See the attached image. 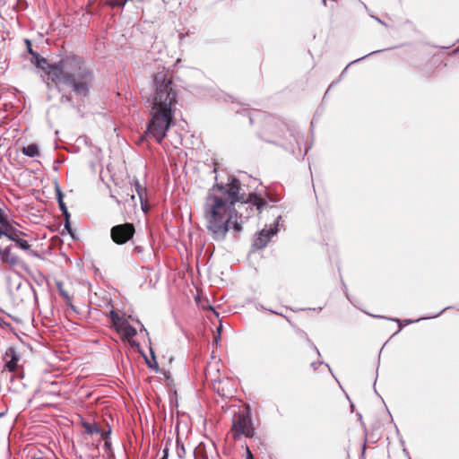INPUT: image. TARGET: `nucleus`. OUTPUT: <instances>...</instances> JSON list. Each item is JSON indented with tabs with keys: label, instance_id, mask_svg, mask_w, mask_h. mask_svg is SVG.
<instances>
[{
	"label": "nucleus",
	"instance_id": "47",
	"mask_svg": "<svg viewBox=\"0 0 459 459\" xmlns=\"http://www.w3.org/2000/svg\"><path fill=\"white\" fill-rule=\"evenodd\" d=\"M140 331H141V332H142V331H144V332L148 334L147 330L145 329V327L143 326V325H141V330H140Z\"/></svg>",
	"mask_w": 459,
	"mask_h": 459
},
{
	"label": "nucleus",
	"instance_id": "17",
	"mask_svg": "<svg viewBox=\"0 0 459 459\" xmlns=\"http://www.w3.org/2000/svg\"><path fill=\"white\" fill-rule=\"evenodd\" d=\"M122 332L125 334V336L127 338L134 337L137 333L136 329L133 325H131L129 323L124 327Z\"/></svg>",
	"mask_w": 459,
	"mask_h": 459
},
{
	"label": "nucleus",
	"instance_id": "39",
	"mask_svg": "<svg viewBox=\"0 0 459 459\" xmlns=\"http://www.w3.org/2000/svg\"><path fill=\"white\" fill-rule=\"evenodd\" d=\"M253 204L256 205L257 210L261 211V210L263 209V207H264L267 203H260V202H257V203H253Z\"/></svg>",
	"mask_w": 459,
	"mask_h": 459
},
{
	"label": "nucleus",
	"instance_id": "46",
	"mask_svg": "<svg viewBox=\"0 0 459 459\" xmlns=\"http://www.w3.org/2000/svg\"><path fill=\"white\" fill-rule=\"evenodd\" d=\"M372 17H373L377 22H378L379 23L384 24V22H383L379 18H377V17H376V16H372Z\"/></svg>",
	"mask_w": 459,
	"mask_h": 459
},
{
	"label": "nucleus",
	"instance_id": "48",
	"mask_svg": "<svg viewBox=\"0 0 459 459\" xmlns=\"http://www.w3.org/2000/svg\"><path fill=\"white\" fill-rule=\"evenodd\" d=\"M105 447H110V442L106 440L105 441Z\"/></svg>",
	"mask_w": 459,
	"mask_h": 459
},
{
	"label": "nucleus",
	"instance_id": "54",
	"mask_svg": "<svg viewBox=\"0 0 459 459\" xmlns=\"http://www.w3.org/2000/svg\"><path fill=\"white\" fill-rule=\"evenodd\" d=\"M31 459H42V458H36V457H32Z\"/></svg>",
	"mask_w": 459,
	"mask_h": 459
},
{
	"label": "nucleus",
	"instance_id": "29",
	"mask_svg": "<svg viewBox=\"0 0 459 459\" xmlns=\"http://www.w3.org/2000/svg\"><path fill=\"white\" fill-rule=\"evenodd\" d=\"M108 316L112 324L120 316L115 310H110Z\"/></svg>",
	"mask_w": 459,
	"mask_h": 459
},
{
	"label": "nucleus",
	"instance_id": "51",
	"mask_svg": "<svg viewBox=\"0 0 459 459\" xmlns=\"http://www.w3.org/2000/svg\"><path fill=\"white\" fill-rule=\"evenodd\" d=\"M2 324H6V323L3 320V318L0 317V325H2Z\"/></svg>",
	"mask_w": 459,
	"mask_h": 459
},
{
	"label": "nucleus",
	"instance_id": "7",
	"mask_svg": "<svg viewBox=\"0 0 459 459\" xmlns=\"http://www.w3.org/2000/svg\"><path fill=\"white\" fill-rule=\"evenodd\" d=\"M252 422L250 409L247 407L245 412H240L232 421V429L236 432L234 438H238L241 432Z\"/></svg>",
	"mask_w": 459,
	"mask_h": 459
},
{
	"label": "nucleus",
	"instance_id": "38",
	"mask_svg": "<svg viewBox=\"0 0 459 459\" xmlns=\"http://www.w3.org/2000/svg\"><path fill=\"white\" fill-rule=\"evenodd\" d=\"M324 362L322 360H319V361H316V362H312L311 363V367L314 368V369H317L318 367L320 365H322Z\"/></svg>",
	"mask_w": 459,
	"mask_h": 459
},
{
	"label": "nucleus",
	"instance_id": "5",
	"mask_svg": "<svg viewBox=\"0 0 459 459\" xmlns=\"http://www.w3.org/2000/svg\"><path fill=\"white\" fill-rule=\"evenodd\" d=\"M281 219V216L279 215L273 225H271L268 230L263 229L258 235L255 238L253 246L256 249H262L264 248L272 237L277 234L280 228L282 227V224H280V220Z\"/></svg>",
	"mask_w": 459,
	"mask_h": 459
},
{
	"label": "nucleus",
	"instance_id": "52",
	"mask_svg": "<svg viewBox=\"0 0 459 459\" xmlns=\"http://www.w3.org/2000/svg\"><path fill=\"white\" fill-rule=\"evenodd\" d=\"M271 312H272L273 314H277V315H281L280 313H278V312H275V311H273V310H271Z\"/></svg>",
	"mask_w": 459,
	"mask_h": 459
},
{
	"label": "nucleus",
	"instance_id": "10",
	"mask_svg": "<svg viewBox=\"0 0 459 459\" xmlns=\"http://www.w3.org/2000/svg\"><path fill=\"white\" fill-rule=\"evenodd\" d=\"M0 257L3 262L11 265H16L20 261L18 256L11 252L10 247H6L3 249L0 248Z\"/></svg>",
	"mask_w": 459,
	"mask_h": 459
},
{
	"label": "nucleus",
	"instance_id": "9",
	"mask_svg": "<svg viewBox=\"0 0 459 459\" xmlns=\"http://www.w3.org/2000/svg\"><path fill=\"white\" fill-rule=\"evenodd\" d=\"M3 227L0 230V238L2 236L7 237L12 241L16 240L19 237L24 235V233L10 224L8 220L5 221Z\"/></svg>",
	"mask_w": 459,
	"mask_h": 459
},
{
	"label": "nucleus",
	"instance_id": "24",
	"mask_svg": "<svg viewBox=\"0 0 459 459\" xmlns=\"http://www.w3.org/2000/svg\"><path fill=\"white\" fill-rule=\"evenodd\" d=\"M126 2H128V0H112L110 2V4L113 7H123L126 4Z\"/></svg>",
	"mask_w": 459,
	"mask_h": 459
},
{
	"label": "nucleus",
	"instance_id": "25",
	"mask_svg": "<svg viewBox=\"0 0 459 459\" xmlns=\"http://www.w3.org/2000/svg\"><path fill=\"white\" fill-rule=\"evenodd\" d=\"M55 192L56 195V201H63L64 195L56 183L55 184Z\"/></svg>",
	"mask_w": 459,
	"mask_h": 459
},
{
	"label": "nucleus",
	"instance_id": "13",
	"mask_svg": "<svg viewBox=\"0 0 459 459\" xmlns=\"http://www.w3.org/2000/svg\"><path fill=\"white\" fill-rule=\"evenodd\" d=\"M22 154L25 156L34 158L39 156V150L36 143H30L22 149Z\"/></svg>",
	"mask_w": 459,
	"mask_h": 459
},
{
	"label": "nucleus",
	"instance_id": "21",
	"mask_svg": "<svg viewBox=\"0 0 459 459\" xmlns=\"http://www.w3.org/2000/svg\"><path fill=\"white\" fill-rule=\"evenodd\" d=\"M33 57L36 60V65H37L38 67L45 69L44 65H48V64L47 62V59L42 57L39 53L35 54V56Z\"/></svg>",
	"mask_w": 459,
	"mask_h": 459
},
{
	"label": "nucleus",
	"instance_id": "50",
	"mask_svg": "<svg viewBox=\"0 0 459 459\" xmlns=\"http://www.w3.org/2000/svg\"><path fill=\"white\" fill-rule=\"evenodd\" d=\"M5 415V411L0 412V418L4 417Z\"/></svg>",
	"mask_w": 459,
	"mask_h": 459
},
{
	"label": "nucleus",
	"instance_id": "8",
	"mask_svg": "<svg viewBox=\"0 0 459 459\" xmlns=\"http://www.w3.org/2000/svg\"><path fill=\"white\" fill-rule=\"evenodd\" d=\"M130 191L133 201L135 200L136 196L139 201H148L147 189L139 180H134L130 183Z\"/></svg>",
	"mask_w": 459,
	"mask_h": 459
},
{
	"label": "nucleus",
	"instance_id": "22",
	"mask_svg": "<svg viewBox=\"0 0 459 459\" xmlns=\"http://www.w3.org/2000/svg\"><path fill=\"white\" fill-rule=\"evenodd\" d=\"M58 204H59V209L62 212V215H63L65 221V220H70L71 215H70V213L68 212V209L66 207V203H58Z\"/></svg>",
	"mask_w": 459,
	"mask_h": 459
},
{
	"label": "nucleus",
	"instance_id": "28",
	"mask_svg": "<svg viewBox=\"0 0 459 459\" xmlns=\"http://www.w3.org/2000/svg\"><path fill=\"white\" fill-rule=\"evenodd\" d=\"M140 204L144 213H147L152 208L151 203H140Z\"/></svg>",
	"mask_w": 459,
	"mask_h": 459
},
{
	"label": "nucleus",
	"instance_id": "26",
	"mask_svg": "<svg viewBox=\"0 0 459 459\" xmlns=\"http://www.w3.org/2000/svg\"><path fill=\"white\" fill-rule=\"evenodd\" d=\"M380 51H381V50L372 51V52H370V53H368V54H367V55H365V56H361V57H359V58H357V59H355V60L351 61V62L349 64V65H352V64H354V63H357V62H359V61H360V60H362V59H364V58L368 57V56H371V55L377 54V53H378V52H380Z\"/></svg>",
	"mask_w": 459,
	"mask_h": 459
},
{
	"label": "nucleus",
	"instance_id": "15",
	"mask_svg": "<svg viewBox=\"0 0 459 459\" xmlns=\"http://www.w3.org/2000/svg\"><path fill=\"white\" fill-rule=\"evenodd\" d=\"M82 425L84 428L85 432L89 435L100 433V428L98 427L96 424H91L89 422L83 421Z\"/></svg>",
	"mask_w": 459,
	"mask_h": 459
},
{
	"label": "nucleus",
	"instance_id": "11",
	"mask_svg": "<svg viewBox=\"0 0 459 459\" xmlns=\"http://www.w3.org/2000/svg\"><path fill=\"white\" fill-rule=\"evenodd\" d=\"M448 308H449V307H445L439 313H437L436 315L429 316L420 317V318H418V319H415V320H411V319L401 320V319H398V318H395V319L394 318H387V319L391 320V321L397 322L400 325V327H399L398 331H401L403 325H411V324H413V323H417V322H419L420 320H425V319H429V318H435V317L438 316L439 315H441L444 311H446Z\"/></svg>",
	"mask_w": 459,
	"mask_h": 459
},
{
	"label": "nucleus",
	"instance_id": "23",
	"mask_svg": "<svg viewBox=\"0 0 459 459\" xmlns=\"http://www.w3.org/2000/svg\"><path fill=\"white\" fill-rule=\"evenodd\" d=\"M230 224L234 231L240 232L242 230L241 221H238V216L230 221Z\"/></svg>",
	"mask_w": 459,
	"mask_h": 459
},
{
	"label": "nucleus",
	"instance_id": "30",
	"mask_svg": "<svg viewBox=\"0 0 459 459\" xmlns=\"http://www.w3.org/2000/svg\"><path fill=\"white\" fill-rule=\"evenodd\" d=\"M65 229L72 235L73 234V229L71 226L70 220H65L64 223Z\"/></svg>",
	"mask_w": 459,
	"mask_h": 459
},
{
	"label": "nucleus",
	"instance_id": "31",
	"mask_svg": "<svg viewBox=\"0 0 459 459\" xmlns=\"http://www.w3.org/2000/svg\"><path fill=\"white\" fill-rule=\"evenodd\" d=\"M65 229L72 235L73 234V229L71 226L70 220H65L64 223Z\"/></svg>",
	"mask_w": 459,
	"mask_h": 459
},
{
	"label": "nucleus",
	"instance_id": "45",
	"mask_svg": "<svg viewBox=\"0 0 459 459\" xmlns=\"http://www.w3.org/2000/svg\"><path fill=\"white\" fill-rule=\"evenodd\" d=\"M306 342H307V343L308 344L309 347L311 345H313V342H312V341L309 338H306Z\"/></svg>",
	"mask_w": 459,
	"mask_h": 459
},
{
	"label": "nucleus",
	"instance_id": "40",
	"mask_svg": "<svg viewBox=\"0 0 459 459\" xmlns=\"http://www.w3.org/2000/svg\"><path fill=\"white\" fill-rule=\"evenodd\" d=\"M265 193H266V196H267V198H268V201H270V202L276 201V200H275V198H273V197L272 196V194H271V192H270V191L265 190Z\"/></svg>",
	"mask_w": 459,
	"mask_h": 459
},
{
	"label": "nucleus",
	"instance_id": "34",
	"mask_svg": "<svg viewBox=\"0 0 459 459\" xmlns=\"http://www.w3.org/2000/svg\"><path fill=\"white\" fill-rule=\"evenodd\" d=\"M31 215V221L35 223H39V220L41 219V215H39V214H36V213H30Z\"/></svg>",
	"mask_w": 459,
	"mask_h": 459
},
{
	"label": "nucleus",
	"instance_id": "32",
	"mask_svg": "<svg viewBox=\"0 0 459 459\" xmlns=\"http://www.w3.org/2000/svg\"><path fill=\"white\" fill-rule=\"evenodd\" d=\"M185 454V447L178 442V455L182 458Z\"/></svg>",
	"mask_w": 459,
	"mask_h": 459
},
{
	"label": "nucleus",
	"instance_id": "27",
	"mask_svg": "<svg viewBox=\"0 0 459 459\" xmlns=\"http://www.w3.org/2000/svg\"><path fill=\"white\" fill-rule=\"evenodd\" d=\"M25 44H26V47H27V50L28 52L32 56H34L35 54H38L37 52L33 51L32 48H31V42L30 39H25Z\"/></svg>",
	"mask_w": 459,
	"mask_h": 459
},
{
	"label": "nucleus",
	"instance_id": "55",
	"mask_svg": "<svg viewBox=\"0 0 459 459\" xmlns=\"http://www.w3.org/2000/svg\"><path fill=\"white\" fill-rule=\"evenodd\" d=\"M322 1H323L324 4H325V1H326V0H322Z\"/></svg>",
	"mask_w": 459,
	"mask_h": 459
},
{
	"label": "nucleus",
	"instance_id": "4",
	"mask_svg": "<svg viewBox=\"0 0 459 459\" xmlns=\"http://www.w3.org/2000/svg\"><path fill=\"white\" fill-rule=\"evenodd\" d=\"M216 188L221 194V197H214L212 201H265L261 193H247L245 185L235 177H229L228 182L223 184L216 183Z\"/></svg>",
	"mask_w": 459,
	"mask_h": 459
},
{
	"label": "nucleus",
	"instance_id": "41",
	"mask_svg": "<svg viewBox=\"0 0 459 459\" xmlns=\"http://www.w3.org/2000/svg\"><path fill=\"white\" fill-rule=\"evenodd\" d=\"M61 100H62V101H65H65H67V102H71V101H72V99H71V97H69V96H62Z\"/></svg>",
	"mask_w": 459,
	"mask_h": 459
},
{
	"label": "nucleus",
	"instance_id": "3",
	"mask_svg": "<svg viewBox=\"0 0 459 459\" xmlns=\"http://www.w3.org/2000/svg\"><path fill=\"white\" fill-rule=\"evenodd\" d=\"M204 213L206 229L216 241L225 239L230 221L238 216L235 203H205Z\"/></svg>",
	"mask_w": 459,
	"mask_h": 459
},
{
	"label": "nucleus",
	"instance_id": "16",
	"mask_svg": "<svg viewBox=\"0 0 459 459\" xmlns=\"http://www.w3.org/2000/svg\"><path fill=\"white\" fill-rule=\"evenodd\" d=\"M128 320L125 317L119 316L114 323L113 325L116 327L117 332H122L124 327L128 324Z\"/></svg>",
	"mask_w": 459,
	"mask_h": 459
},
{
	"label": "nucleus",
	"instance_id": "37",
	"mask_svg": "<svg viewBox=\"0 0 459 459\" xmlns=\"http://www.w3.org/2000/svg\"><path fill=\"white\" fill-rule=\"evenodd\" d=\"M168 457H169V447L165 446V448L163 449V455L160 459H168Z\"/></svg>",
	"mask_w": 459,
	"mask_h": 459
},
{
	"label": "nucleus",
	"instance_id": "18",
	"mask_svg": "<svg viewBox=\"0 0 459 459\" xmlns=\"http://www.w3.org/2000/svg\"><path fill=\"white\" fill-rule=\"evenodd\" d=\"M56 287L58 289L60 296L65 299L66 301H69L71 299V297L69 293L64 290L62 282L58 281L56 282Z\"/></svg>",
	"mask_w": 459,
	"mask_h": 459
},
{
	"label": "nucleus",
	"instance_id": "12",
	"mask_svg": "<svg viewBox=\"0 0 459 459\" xmlns=\"http://www.w3.org/2000/svg\"><path fill=\"white\" fill-rule=\"evenodd\" d=\"M6 356H10L11 359L6 362L5 366L10 371H14L17 367L19 360V355L13 348H9L5 353Z\"/></svg>",
	"mask_w": 459,
	"mask_h": 459
},
{
	"label": "nucleus",
	"instance_id": "42",
	"mask_svg": "<svg viewBox=\"0 0 459 459\" xmlns=\"http://www.w3.org/2000/svg\"><path fill=\"white\" fill-rule=\"evenodd\" d=\"M310 348L313 349L316 352V354L318 356L321 355L319 350L317 349V347L314 343H313V345L310 346Z\"/></svg>",
	"mask_w": 459,
	"mask_h": 459
},
{
	"label": "nucleus",
	"instance_id": "36",
	"mask_svg": "<svg viewBox=\"0 0 459 459\" xmlns=\"http://www.w3.org/2000/svg\"><path fill=\"white\" fill-rule=\"evenodd\" d=\"M67 306L71 308V310L74 313H79L78 309L76 308V307H74L73 305V303L71 302V299L69 301H67Z\"/></svg>",
	"mask_w": 459,
	"mask_h": 459
},
{
	"label": "nucleus",
	"instance_id": "35",
	"mask_svg": "<svg viewBox=\"0 0 459 459\" xmlns=\"http://www.w3.org/2000/svg\"><path fill=\"white\" fill-rule=\"evenodd\" d=\"M246 454H247V459H255L253 454L251 453V451L247 446H246Z\"/></svg>",
	"mask_w": 459,
	"mask_h": 459
},
{
	"label": "nucleus",
	"instance_id": "14",
	"mask_svg": "<svg viewBox=\"0 0 459 459\" xmlns=\"http://www.w3.org/2000/svg\"><path fill=\"white\" fill-rule=\"evenodd\" d=\"M13 242H15L16 246L19 247L21 249L25 250V251H29L30 255H31L33 256H38L39 255L36 251H33V250L30 249V245L28 243L27 240L22 238V237H19Z\"/></svg>",
	"mask_w": 459,
	"mask_h": 459
},
{
	"label": "nucleus",
	"instance_id": "6",
	"mask_svg": "<svg viewBox=\"0 0 459 459\" xmlns=\"http://www.w3.org/2000/svg\"><path fill=\"white\" fill-rule=\"evenodd\" d=\"M134 228L130 223L114 226L111 229V238L117 244L127 242L134 235Z\"/></svg>",
	"mask_w": 459,
	"mask_h": 459
},
{
	"label": "nucleus",
	"instance_id": "20",
	"mask_svg": "<svg viewBox=\"0 0 459 459\" xmlns=\"http://www.w3.org/2000/svg\"><path fill=\"white\" fill-rule=\"evenodd\" d=\"M151 354H152V361H150L147 359H145L146 364H147L148 368H153L156 371H158L159 365H158V363L156 361V358H155L154 352H153V351L152 349H151Z\"/></svg>",
	"mask_w": 459,
	"mask_h": 459
},
{
	"label": "nucleus",
	"instance_id": "44",
	"mask_svg": "<svg viewBox=\"0 0 459 459\" xmlns=\"http://www.w3.org/2000/svg\"><path fill=\"white\" fill-rule=\"evenodd\" d=\"M222 330V325L221 323L219 325V326L217 327V333H220L221 334V332Z\"/></svg>",
	"mask_w": 459,
	"mask_h": 459
},
{
	"label": "nucleus",
	"instance_id": "49",
	"mask_svg": "<svg viewBox=\"0 0 459 459\" xmlns=\"http://www.w3.org/2000/svg\"><path fill=\"white\" fill-rule=\"evenodd\" d=\"M129 342H130V343H131V345H133V346H134V345L139 346V344H138V343H136V342H135V341H133V342L129 341Z\"/></svg>",
	"mask_w": 459,
	"mask_h": 459
},
{
	"label": "nucleus",
	"instance_id": "1",
	"mask_svg": "<svg viewBox=\"0 0 459 459\" xmlns=\"http://www.w3.org/2000/svg\"><path fill=\"white\" fill-rule=\"evenodd\" d=\"M142 96L151 116L145 134L161 143L173 124L178 103V90L169 71L163 69L155 73Z\"/></svg>",
	"mask_w": 459,
	"mask_h": 459
},
{
	"label": "nucleus",
	"instance_id": "19",
	"mask_svg": "<svg viewBox=\"0 0 459 459\" xmlns=\"http://www.w3.org/2000/svg\"><path fill=\"white\" fill-rule=\"evenodd\" d=\"M255 429L253 427V423L251 422L245 429L244 432L240 433L241 435H244L246 437H253L255 435Z\"/></svg>",
	"mask_w": 459,
	"mask_h": 459
},
{
	"label": "nucleus",
	"instance_id": "2",
	"mask_svg": "<svg viewBox=\"0 0 459 459\" xmlns=\"http://www.w3.org/2000/svg\"><path fill=\"white\" fill-rule=\"evenodd\" d=\"M48 74L56 86H69L79 97H86L93 81V74L83 60L75 55H66L48 65Z\"/></svg>",
	"mask_w": 459,
	"mask_h": 459
},
{
	"label": "nucleus",
	"instance_id": "33",
	"mask_svg": "<svg viewBox=\"0 0 459 459\" xmlns=\"http://www.w3.org/2000/svg\"><path fill=\"white\" fill-rule=\"evenodd\" d=\"M111 433V429H109L108 431H104L100 429V433H99L103 439H107Z\"/></svg>",
	"mask_w": 459,
	"mask_h": 459
},
{
	"label": "nucleus",
	"instance_id": "53",
	"mask_svg": "<svg viewBox=\"0 0 459 459\" xmlns=\"http://www.w3.org/2000/svg\"><path fill=\"white\" fill-rule=\"evenodd\" d=\"M163 2H164L165 4H168V3H169V0H163Z\"/></svg>",
	"mask_w": 459,
	"mask_h": 459
},
{
	"label": "nucleus",
	"instance_id": "43",
	"mask_svg": "<svg viewBox=\"0 0 459 459\" xmlns=\"http://www.w3.org/2000/svg\"><path fill=\"white\" fill-rule=\"evenodd\" d=\"M220 340H221V334H220V333H217V334H216V336L214 337L213 342H214L216 344H218V343H219V342H220Z\"/></svg>",
	"mask_w": 459,
	"mask_h": 459
}]
</instances>
